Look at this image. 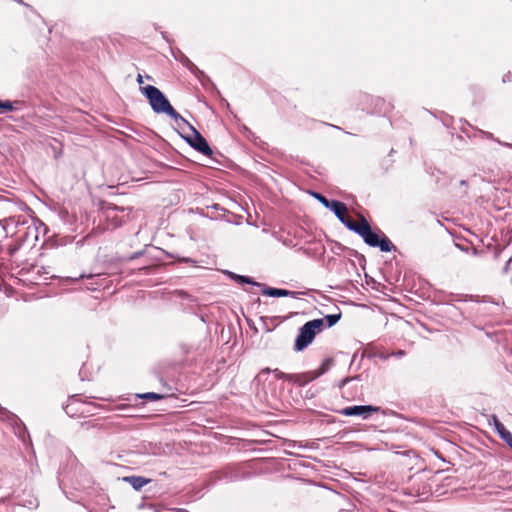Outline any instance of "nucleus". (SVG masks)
Wrapping results in <instances>:
<instances>
[{
    "label": "nucleus",
    "mask_w": 512,
    "mask_h": 512,
    "mask_svg": "<svg viewBox=\"0 0 512 512\" xmlns=\"http://www.w3.org/2000/svg\"><path fill=\"white\" fill-rule=\"evenodd\" d=\"M494 425L495 431L498 433L500 438L507 443V445L512 449V434L510 431L506 429V427L499 421V419L493 415L491 417Z\"/></svg>",
    "instance_id": "0eeeda50"
},
{
    "label": "nucleus",
    "mask_w": 512,
    "mask_h": 512,
    "mask_svg": "<svg viewBox=\"0 0 512 512\" xmlns=\"http://www.w3.org/2000/svg\"><path fill=\"white\" fill-rule=\"evenodd\" d=\"M262 293L264 295L270 296V297H286L293 295L294 292L285 290V289H278V288H271V287H265L262 290Z\"/></svg>",
    "instance_id": "9d476101"
},
{
    "label": "nucleus",
    "mask_w": 512,
    "mask_h": 512,
    "mask_svg": "<svg viewBox=\"0 0 512 512\" xmlns=\"http://www.w3.org/2000/svg\"><path fill=\"white\" fill-rule=\"evenodd\" d=\"M341 318V314H330V315H326L323 319H324V323L326 322L327 324V327H332L334 326Z\"/></svg>",
    "instance_id": "ddd939ff"
},
{
    "label": "nucleus",
    "mask_w": 512,
    "mask_h": 512,
    "mask_svg": "<svg viewBox=\"0 0 512 512\" xmlns=\"http://www.w3.org/2000/svg\"><path fill=\"white\" fill-rule=\"evenodd\" d=\"M273 370H271L270 368H265L261 371V373H269V372H272Z\"/></svg>",
    "instance_id": "393cba45"
},
{
    "label": "nucleus",
    "mask_w": 512,
    "mask_h": 512,
    "mask_svg": "<svg viewBox=\"0 0 512 512\" xmlns=\"http://www.w3.org/2000/svg\"><path fill=\"white\" fill-rule=\"evenodd\" d=\"M90 277H91V275L81 274V275H79V277L72 278V281H77L79 279L90 278Z\"/></svg>",
    "instance_id": "aec40b11"
},
{
    "label": "nucleus",
    "mask_w": 512,
    "mask_h": 512,
    "mask_svg": "<svg viewBox=\"0 0 512 512\" xmlns=\"http://www.w3.org/2000/svg\"><path fill=\"white\" fill-rule=\"evenodd\" d=\"M272 373L274 374V376L277 379L285 380V381H288V382L290 381V379H293V377H291L290 374L284 373V372L280 371L279 369H274L272 371Z\"/></svg>",
    "instance_id": "4468645a"
},
{
    "label": "nucleus",
    "mask_w": 512,
    "mask_h": 512,
    "mask_svg": "<svg viewBox=\"0 0 512 512\" xmlns=\"http://www.w3.org/2000/svg\"><path fill=\"white\" fill-rule=\"evenodd\" d=\"M377 407L371 405H355L342 409L341 414L345 416H361L368 418L372 412H376Z\"/></svg>",
    "instance_id": "423d86ee"
},
{
    "label": "nucleus",
    "mask_w": 512,
    "mask_h": 512,
    "mask_svg": "<svg viewBox=\"0 0 512 512\" xmlns=\"http://www.w3.org/2000/svg\"><path fill=\"white\" fill-rule=\"evenodd\" d=\"M227 275L231 279L235 280L238 283H246V284L255 285V286H259V287L262 286L260 283L254 281L252 278H250L248 276L238 275V274H236L234 272H230V271L227 272Z\"/></svg>",
    "instance_id": "9b49d317"
},
{
    "label": "nucleus",
    "mask_w": 512,
    "mask_h": 512,
    "mask_svg": "<svg viewBox=\"0 0 512 512\" xmlns=\"http://www.w3.org/2000/svg\"><path fill=\"white\" fill-rule=\"evenodd\" d=\"M393 355L397 356V357H402L405 355V352L403 350H399L397 351L396 353H394Z\"/></svg>",
    "instance_id": "412c9836"
},
{
    "label": "nucleus",
    "mask_w": 512,
    "mask_h": 512,
    "mask_svg": "<svg viewBox=\"0 0 512 512\" xmlns=\"http://www.w3.org/2000/svg\"><path fill=\"white\" fill-rule=\"evenodd\" d=\"M118 210L117 207H113V208H109L107 210V218L108 219H114L116 216L114 215V212H116Z\"/></svg>",
    "instance_id": "6ab92c4d"
},
{
    "label": "nucleus",
    "mask_w": 512,
    "mask_h": 512,
    "mask_svg": "<svg viewBox=\"0 0 512 512\" xmlns=\"http://www.w3.org/2000/svg\"><path fill=\"white\" fill-rule=\"evenodd\" d=\"M312 195L324 206V207H328L329 204L331 203L330 200H328L325 196H323L322 194L320 193H317V192H313Z\"/></svg>",
    "instance_id": "2eb2a0df"
},
{
    "label": "nucleus",
    "mask_w": 512,
    "mask_h": 512,
    "mask_svg": "<svg viewBox=\"0 0 512 512\" xmlns=\"http://www.w3.org/2000/svg\"><path fill=\"white\" fill-rule=\"evenodd\" d=\"M189 129L191 130V135H188L185 137V140L187 143L197 150L198 152L202 153L205 156H211L212 155V149L208 145L205 138L189 123L186 124Z\"/></svg>",
    "instance_id": "20e7f679"
},
{
    "label": "nucleus",
    "mask_w": 512,
    "mask_h": 512,
    "mask_svg": "<svg viewBox=\"0 0 512 512\" xmlns=\"http://www.w3.org/2000/svg\"><path fill=\"white\" fill-rule=\"evenodd\" d=\"M155 512H159L158 510H155Z\"/></svg>",
    "instance_id": "bb28decb"
},
{
    "label": "nucleus",
    "mask_w": 512,
    "mask_h": 512,
    "mask_svg": "<svg viewBox=\"0 0 512 512\" xmlns=\"http://www.w3.org/2000/svg\"><path fill=\"white\" fill-rule=\"evenodd\" d=\"M324 327V319H313L306 322L300 327L298 335L295 340L294 350L296 352L303 351L314 340Z\"/></svg>",
    "instance_id": "7ed1b4c3"
},
{
    "label": "nucleus",
    "mask_w": 512,
    "mask_h": 512,
    "mask_svg": "<svg viewBox=\"0 0 512 512\" xmlns=\"http://www.w3.org/2000/svg\"><path fill=\"white\" fill-rule=\"evenodd\" d=\"M172 510L175 511V512H189L188 510H186L184 508H174Z\"/></svg>",
    "instance_id": "5701e85b"
},
{
    "label": "nucleus",
    "mask_w": 512,
    "mask_h": 512,
    "mask_svg": "<svg viewBox=\"0 0 512 512\" xmlns=\"http://www.w3.org/2000/svg\"><path fill=\"white\" fill-rule=\"evenodd\" d=\"M332 363H333V360L331 358L325 359L323 361V363L321 364L320 368L317 371L313 372L314 377L317 378V377L321 376L322 374L326 373L329 370V368L331 367Z\"/></svg>",
    "instance_id": "f8f14e48"
},
{
    "label": "nucleus",
    "mask_w": 512,
    "mask_h": 512,
    "mask_svg": "<svg viewBox=\"0 0 512 512\" xmlns=\"http://www.w3.org/2000/svg\"><path fill=\"white\" fill-rule=\"evenodd\" d=\"M290 375H291V377H293V379H290L289 382L298 384L299 386H304L307 383H309L310 381L316 379V377H314L313 372L302 373V374H290Z\"/></svg>",
    "instance_id": "1a4fd4ad"
},
{
    "label": "nucleus",
    "mask_w": 512,
    "mask_h": 512,
    "mask_svg": "<svg viewBox=\"0 0 512 512\" xmlns=\"http://www.w3.org/2000/svg\"><path fill=\"white\" fill-rule=\"evenodd\" d=\"M140 398H143V399H148V400H159V399H162L163 396L160 395V394H157V393H153V392H148V393H144L142 395H140Z\"/></svg>",
    "instance_id": "dca6fc26"
},
{
    "label": "nucleus",
    "mask_w": 512,
    "mask_h": 512,
    "mask_svg": "<svg viewBox=\"0 0 512 512\" xmlns=\"http://www.w3.org/2000/svg\"><path fill=\"white\" fill-rule=\"evenodd\" d=\"M137 82H138L139 84H142V83H143V78H142V75H141V74H138V76H137Z\"/></svg>",
    "instance_id": "b1692460"
},
{
    "label": "nucleus",
    "mask_w": 512,
    "mask_h": 512,
    "mask_svg": "<svg viewBox=\"0 0 512 512\" xmlns=\"http://www.w3.org/2000/svg\"><path fill=\"white\" fill-rule=\"evenodd\" d=\"M327 208L331 209L334 212L335 216L338 218V220L347 228L349 223L356 224V221L346 216L348 209L344 203L332 200Z\"/></svg>",
    "instance_id": "39448f33"
},
{
    "label": "nucleus",
    "mask_w": 512,
    "mask_h": 512,
    "mask_svg": "<svg viewBox=\"0 0 512 512\" xmlns=\"http://www.w3.org/2000/svg\"><path fill=\"white\" fill-rule=\"evenodd\" d=\"M185 64H186L187 66L192 65V64L190 63L189 59H185Z\"/></svg>",
    "instance_id": "a878e982"
},
{
    "label": "nucleus",
    "mask_w": 512,
    "mask_h": 512,
    "mask_svg": "<svg viewBox=\"0 0 512 512\" xmlns=\"http://www.w3.org/2000/svg\"><path fill=\"white\" fill-rule=\"evenodd\" d=\"M511 262H512V259L510 258V259L507 261V263H506V265H505V267H504V272H507V271H508V268H509V265H510V263H511Z\"/></svg>",
    "instance_id": "4be33fe9"
},
{
    "label": "nucleus",
    "mask_w": 512,
    "mask_h": 512,
    "mask_svg": "<svg viewBox=\"0 0 512 512\" xmlns=\"http://www.w3.org/2000/svg\"><path fill=\"white\" fill-rule=\"evenodd\" d=\"M142 93L146 96L152 110L161 114L164 113L171 117L176 123L188 124V121L184 119L170 104L169 100L165 95L155 86L147 85L141 88Z\"/></svg>",
    "instance_id": "f257e3e1"
},
{
    "label": "nucleus",
    "mask_w": 512,
    "mask_h": 512,
    "mask_svg": "<svg viewBox=\"0 0 512 512\" xmlns=\"http://www.w3.org/2000/svg\"><path fill=\"white\" fill-rule=\"evenodd\" d=\"M0 108L5 110H12L13 105L10 101H0Z\"/></svg>",
    "instance_id": "f3484780"
},
{
    "label": "nucleus",
    "mask_w": 512,
    "mask_h": 512,
    "mask_svg": "<svg viewBox=\"0 0 512 512\" xmlns=\"http://www.w3.org/2000/svg\"><path fill=\"white\" fill-rule=\"evenodd\" d=\"M348 229L361 236L367 245L379 247L382 252H390L395 249V246L387 237L384 236L379 239V236L371 230L369 223L362 216L360 222H356V224L349 223Z\"/></svg>",
    "instance_id": "f03ea898"
},
{
    "label": "nucleus",
    "mask_w": 512,
    "mask_h": 512,
    "mask_svg": "<svg viewBox=\"0 0 512 512\" xmlns=\"http://www.w3.org/2000/svg\"><path fill=\"white\" fill-rule=\"evenodd\" d=\"M124 481L129 483L133 489L139 491L145 485L151 482V479L142 477V476H127L124 477Z\"/></svg>",
    "instance_id": "6e6552de"
},
{
    "label": "nucleus",
    "mask_w": 512,
    "mask_h": 512,
    "mask_svg": "<svg viewBox=\"0 0 512 512\" xmlns=\"http://www.w3.org/2000/svg\"><path fill=\"white\" fill-rule=\"evenodd\" d=\"M25 506L29 508H36L38 506V500L37 498L29 499L27 503H25Z\"/></svg>",
    "instance_id": "a211bd4d"
}]
</instances>
